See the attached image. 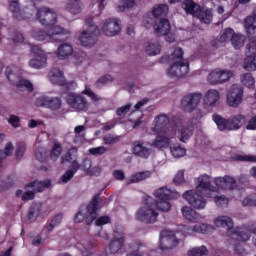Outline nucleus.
Masks as SVG:
<instances>
[{"instance_id": "obj_17", "label": "nucleus", "mask_w": 256, "mask_h": 256, "mask_svg": "<svg viewBox=\"0 0 256 256\" xmlns=\"http://www.w3.org/2000/svg\"><path fill=\"white\" fill-rule=\"evenodd\" d=\"M189 73V61L171 63L167 70L169 77H185Z\"/></svg>"}, {"instance_id": "obj_8", "label": "nucleus", "mask_w": 256, "mask_h": 256, "mask_svg": "<svg viewBox=\"0 0 256 256\" xmlns=\"http://www.w3.org/2000/svg\"><path fill=\"white\" fill-rule=\"evenodd\" d=\"M233 75L234 73L231 70L218 68L209 73L207 80L210 85H221L230 81Z\"/></svg>"}, {"instance_id": "obj_35", "label": "nucleus", "mask_w": 256, "mask_h": 256, "mask_svg": "<svg viewBox=\"0 0 256 256\" xmlns=\"http://www.w3.org/2000/svg\"><path fill=\"white\" fill-rule=\"evenodd\" d=\"M50 81L54 85H65V76L61 70L54 68L50 71Z\"/></svg>"}, {"instance_id": "obj_34", "label": "nucleus", "mask_w": 256, "mask_h": 256, "mask_svg": "<svg viewBox=\"0 0 256 256\" xmlns=\"http://www.w3.org/2000/svg\"><path fill=\"white\" fill-rule=\"evenodd\" d=\"M197 19L201 21V23H205L209 25L211 21H213V10L207 8H200L198 13L196 14Z\"/></svg>"}, {"instance_id": "obj_52", "label": "nucleus", "mask_w": 256, "mask_h": 256, "mask_svg": "<svg viewBox=\"0 0 256 256\" xmlns=\"http://www.w3.org/2000/svg\"><path fill=\"white\" fill-rule=\"evenodd\" d=\"M207 253H208L207 247L199 246V247H194L188 250L187 255L188 256H204V255H207Z\"/></svg>"}, {"instance_id": "obj_4", "label": "nucleus", "mask_w": 256, "mask_h": 256, "mask_svg": "<svg viewBox=\"0 0 256 256\" xmlns=\"http://www.w3.org/2000/svg\"><path fill=\"white\" fill-rule=\"evenodd\" d=\"M86 25L88 29L81 32L79 41L84 47H91V45H95L97 42V33H99V29L95 26L93 18L91 17L86 19Z\"/></svg>"}, {"instance_id": "obj_62", "label": "nucleus", "mask_w": 256, "mask_h": 256, "mask_svg": "<svg viewBox=\"0 0 256 256\" xmlns=\"http://www.w3.org/2000/svg\"><path fill=\"white\" fill-rule=\"evenodd\" d=\"M243 207H256V194L245 197L242 200Z\"/></svg>"}, {"instance_id": "obj_31", "label": "nucleus", "mask_w": 256, "mask_h": 256, "mask_svg": "<svg viewBox=\"0 0 256 256\" xmlns=\"http://www.w3.org/2000/svg\"><path fill=\"white\" fill-rule=\"evenodd\" d=\"M58 59L64 60V59H69L71 55H73V46L69 43H63L57 48V53H56Z\"/></svg>"}, {"instance_id": "obj_45", "label": "nucleus", "mask_w": 256, "mask_h": 256, "mask_svg": "<svg viewBox=\"0 0 256 256\" xmlns=\"http://www.w3.org/2000/svg\"><path fill=\"white\" fill-rule=\"evenodd\" d=\"M77 249L82 255L88 256L91 249H93V244L89 240H82L77 244Z\"/></svg>"}, {"instance_id": "obj_1", "label": "nucleus", "mask_w": 256, "mask_h": 256, "mask_svg": "<svg viewBox=\"0 0 256 256\" xmlns=\"http://www.w3.org/2000/svg\"><path fill=\"white\" fill-rule=\"evenodd\" d=\"M36 18L44 27H51L48 31L50 41H55L56 35H70L71 31L61 27L55 26L57 23V12L49 7H41L37 9Z\"/></svg>"}, {"instance_id": "obj_21", "label": "nucleus", "mask_w": 256, "mask_h": 256, "mask_svg": "<svg viewBox=\"0 0 256 256\" xmlns=\"http://www.w3.org/2000/svg\"><path fill=\"white\" fill-rule=\"evenodd\" d=\"M132 152L136 157H140L141 159H149L151 156V148L147 147L145 142L143 141H135L132 146Z\"/></svg>"}, {"instance_id": "obj_12", "label": "nucleus", "mask_w": 256, "mask_h": 256, "mask_svg": "<svg viewBox=\"0 0 256 256\" xmlns=\"http://www.w3.org/2000/svg\"><path fill=\"white\" fill-rule=\"evenodd\" d=\"M67 103L75 109V111H88L89 110V102L85 96H81L78 94H71L67 98Z\"/></svg>"}, {"instance_id": "obj_36", "label": "nucleus", "mask_w": 256, "mask_h": 256, "mask_svg": "<svg viewBox=\"0 0 256 256\" xmlns=\"http://www.w3.org/2000/svg\"><path fill=\"white\" fill-rule=\"evenodd\" d=\"M182 7L186 13L193 15V17H197V13H199V10L201 9V7L197 3L193 2V0H185L182 3Z\"/></svg>"}, {"instance_id": "obj_43", "label": "nucleus", "mask_w": 256, "mask_h": 256, "mask_svg": "<svg viewBox=\"0 0 256 256\" xmlns=\"http://www.w3.org/2000/svg\"><path fill=\"white\" fill-rule=\"evenodd\" d=\"M213 121L216 123L219 131H229V119L223 118L219 114L213 115Z\"/></svg>"}, {"instance_id": "obj_38", "label": "nucleus", "mask_w": 256, "mask_h": 256, "mask_svg": "<svg viewBox=\"0 0 256 256\" xmlns=\"http://www.w3.org/2000/svg\"><path fill=\"white\" fill-rule=\"evenodd\" d=\"M182 215L187 219V221H191V223H196V221H199V213L189 206L182 207Z\"/></svg>"}, {"instance_id": "obj_51", "label": "nucleus", "mask_w": 256, "mask_h": 256, "mask_svg": "<svg viewBox=\"0 0 256 256\" xmlns=\"http://www.w3.org/2000/svg\"><path fill=\"white\" fill-rule=\"evenodd\" d=\"M61 153H63V147H61V144L55 142L50 153V159L57 161L61 157Z\"/></svg>"}, {"instance_id": "obj_44", "label": "nucleus", "mask_w": 256, "mask_h": 256, "mask_svg": "<svg viewBox=\"0 0 256 256\" xmlns=\"http://www.w3.org/2000/svg\"><path fill=\"white\" fill-rule=\"evenodd\" d=\"M77 158V147H72L68 149V151L62 155L60 158V163L64 165V163H71Z\"/></svg>"}, {"instance_id": "obj_30", "label": "nucleus", "mask_w": 256, "mask_h": 256, "mask_svg": "<svg viewBox=\"0 0 256 256\" xmlns=\"http://www.w3.org/2000/svg\"><path fill=\"white\" fill-rule=\"evenodd\" d=\"M195 131V126L193 124H189L187 126H183L179 129L178 139L181 143H187L191 137H193V133Z\"/></svg>"}, {"instance_id": "obj_53", "label": "nucleus", "mask_w": 256, "mask_h": 256, "mask_svg": "<svg viewBox=\"0 0 256 256\" xmlns=\"http://www.w3.org/2000/svg\"><path fill=\"white\" fill-rule=\"evenodd\" d=\"M82 95H87V97H90L91 101H94V103H99L101 101V96L95 94V92L91 91V86L85 85V89L82 91Z\"/></svg>"}, {"instance_id": "obj_40", "label": "nucleus", "mask_w": 256, "mask_h": 256, "mask_svg": "<svg viewBox=\"0 0 256 256\" xmlns=\"http://www.w3.org/2000/svg\"><path fill=\"white\" fill-rule=\"evenodd\" d=\"M151 175H153V173H151V171L149 170L135 173L128 179V184L140 183V181H145V179H149Z\"/></svg>"}, {"instance_id": "obj_29", "label": "nucleus", "mask_w": 256, "mask_h": 256, "mask_svg": "<svg viewBox=\"0 0 256 256\" xmlns=\"http://www.w3.org/2000/svg\"><path fill=\"white\" fill-rule=\"evenodd\" d=\"M229 237H236L240 241H249L251 239V232L249 228H245V225L242 227H234Z\"/></svg>"}, {"instance_id": "obj_42", "label": "nucleus", "mask_w": 256, "mask_h": 256, "mask_svg": "<svg viewBox=\"0 0 256 256\" xmlns=\"http://www.w3.org/2000/svg\"><path fill=\"white\" fill-rule=\"evenodd\" d=\"M31 37L36 41H51V37L49 36V32H45L42 29H33L31 31Z\"/></svg>"}, {"instance_id": "obj_3", "label": "nucleus", "mask_w": 256, "mask_h": 256, "mask_svg": "<svg viewBox=\"0 0 256 256\" xmlns=\"http://www.w3.org/2000/svg\"><path fill=\"white\" fill-rule=\"evenodd\" d=\"M157 217H159V213L153 208V198L147 196L144 200V206L137 211L136 218L142 223H157Z\"/></svg>"}, {"instance_id": "obj_33", "label": "nucleus", "mask_w": 256, "mask_h": 256, "mask_svg": "<svg viewBox=\"0 0 256 256\" xmlns=\"http://www.w3.org/2000/svg\"><path fill=\"white\" fill-rule=\"evenodd\" d=\"M144 49L147 55H159L161 53V44L157 40H150L145 43Z\"/></svg>"}, {"instance_id": "obj_11", "label": "nucleus", "mask_w": 256, "mask_h": 256, "mask_svg": "<svg viewBox=\"0 0 256 256\" xmlns=\"http://www.w3.org/2000/svg\"><path fill=\"white\" fill-rule=\"evenodd\" d=\"M178 243H179V240H177L173 232H170V231L161 232L159 247L162 251H169L171 249H175Z\"/></svg>"}, {"instance_id": "obj_46", "label": "nucleus", "mask_w": 256, "mask_h": 256, "mask_svg": "<svg viewBox=\"0 0 256 256\" xmlns=\"http://www.w3.org/2000/svg\"><path fill=\"white\" fill-rule=\"evenodd\" d=\"M169 13V6L165 4L156 5L152 10V15L154 17H165Z\"/></svg>"}, {"instance_id": "obj_22", "label": "nucleus", "mask_w": 256, "mask_h": 256, "mask_svg": "<svg viewBox=\"0 0 256 256\" xmlns=\"http://www.w3.org/2000/svg\"><path fill=\"white\" fill-rule=\"evenodd\" d=\"M101 201V196L99 194L95 195L91 203L87 206L88 215L86 216V224L91 225L94 219H97V209H99V203Z\"/></svg>"}, {"instance_id": "obj_58", "label": "nucleus", "mask_w": 256, "mask_h": 256, "mask_svg": "<svg viewBox=\"0 0 256 256\" xmlns=\"http://www.w3.org/2000/svg\"><path fill=\"white\" fill-rule=\"evenodd\" d=\"M133 7H135V0H121L118 10L127 11V9H133Z\"/></svg>"}, {"instance_id": "obj_18", "label": "nucleus", "mask_w": 256, "mask_h": 256, "mask_svg": "<svg viewBox=\"0 0 256 256\" xmlns=\"http://www.w3.org/2000/svg\"><path fill=\"white\" fill-rule=\"evenodd\" d=\"M102 31L107 37H115L121 31V24L117 18H109L104 22Z\"/></svg>"}, {"instance_id": "obj_2", "label": "nucleus", "mask_w": 256, "mask_h": 256, "mask_svg": "<svg viewBox=\"0 0 256 256\" xmlns=\"http://www.w3.org/2000/svg\"><path fill=\"white\" fill-rule=\"evenodd\" d=\"M154 195L156 197V207L160 211H171V203H169V199H179V197H181V194L167 189L166 187L156 190Z\"/></svg>"}, {"instance_id": "obj_20", "label": "nucleus", "mask_w": 256, "mask_h": 256, "mask_svg": "<svg viewBox=\"0 0 256 256\" xmlns=\"http://www.w3.org/2000/svg\"><path fill=\"white\" fill-rule=\"evenodd\" d=\"M215 227H221L222 229H227V235H231L233 229L235 228V223L233 218L225 215H219L213 220Z\"/></svg>"}, {"instance_id": "obj_25", "label": "nucleus", "mask_w": 256, "mask_h": 256, "mask_svg": "<svg viewBox=\"0 0 256 256\" xmlns=\"http://www.w3.org/2000/svg\"><path fill=\"white\" fill-rule=\"evenodd\" d=\"M86 175H89L90 177H97L98 175H101V167L94 166L93 167V161L89 159H84L81 163V168Z\"/></svg>"}, {"instance_id": "obj_14", "label": "nucleus", "mask_w": 256, "mask_h": 256, "mask_svg": "<svg viewBox=\"0 0 256 256\" xmlns=\"http://www.w3.org/2000/svg\"><path fill=\"white\" fill-rule=\"evenodd\" d=\"M157 135L152 142V147L156 149H167L171 145V139L174 137L171 131L156 132Z\"/></svg>"}, {"instance_id": "obj_15", "label": "nucleus", "mask_w": 256, "mask_h": 256, "mask_svg": "<svg viewBox=\"0 0 256 256\" xmlns=\"http://www.w3.org/2000/svg\"><path fill=\"white\" fill-rule=\"evenodd\" d=\"M182 197L187 201V203L192 205V207H195V209H205V206L207 205V201L193 190L186 191Z\"/></svg>"}, {"instance_id": "obj_59", "label": "nucleus", "mask_w": 256, "mask_h": 256, "mask_svg": "<svg viewBox=\"0 0 256 256\" xmlns=\"http://www.w3.org/2000/svg\"><path fill=\"white\" fill-rule=\"evenodd\" d=\"M61 221H63V216L62 215H56L50 224L46 227L47 231L51 232L55 227H59L61 225Z\"/></svg>"}, {"instance_id": "obj_6", "label": "nucleus", "mask_w": 256, "mask_h": 256, "mask_svg": "<svg viewBox=\"0 0 256 256\" xmlns=\"http://www.w3.org/2000/svg\"><path fill=\"white\" fill-rule=\"evenodd\" d=\"M243 103V87L239 84H233L227 92L226 95V105L237 109L239 105Z\"/></svg>"}, {"instance_id": "obj_48", "label": "nucleus", "mask_w": 256, "mask_h": 256, "mask_svg": "<svg viewBox=\"0 0 256 256\" xmlns=\"http://www.w3.org/2000/svg\"><path fill=\"white\" fill-rule=\"evenodd\" d=\"M240 81L242 85H244V87H248L250 89L255 87V78L251 73L242 74L240 77Z\"/></svg>"}, {"instance_id": "obj_50", "label": "nucleus", "mask_w": 256, "mask_h": 256, "mask_svg": "<svg viewBox=\"0 0 256 256\" xmlns=\"http://www.w3.org/2000/svg\"><path fill=\"white\" fill-rule=\"evenodd\" d=\"M230 41L234 48L241 49V47L245 45V36L234 33V36H232V40Z\"/></svg>"}, {"instance_id": "obj_13", "label": "nucleus", "mask_w": 256, "mask_h": 256, "mask_svg": "<svg viewBox=\"0 0 256 256\" xmlns=\"http://www.w3.org/2000/svg\"><path fill=\"white\" fill-rule=\"evenodd\" d=\"M31 51L36 55V58L30 60L29 65L33 69H41L47 65V55L39 46H32Z\"/></svg>"}, {"instance_id": "obj_47", "label": "nucleus", "mask_w": 256, "mask_h": 256, "mask_svg": "<svg viewBox=\"0 0 256 256\" xmlns=\"http://www.w3.org/2000/svg\"><path fill=\"white\" fill-rule=\"evenodd\" d=\"M243 68L246 71H256V55H246Z\"/></svg>"}, {"instance_id": "obj_57", "label": "nucleus", "mask_w": 256, "mask_h": 256, "mask_svg": "<svg viewBox=\"0 0 256 256\" xmlns=\"http://www.w3.org/2000/svg\"><path fill=\"white\" fill-rule=\"evenodd\" d=\"M235 35V31L231 28L225 29L220 36L221 43H225L227 41H231L233 36Z\"/></svg>"}, {"instance_id": "obj_5", "label": "nucleus", "mask_w": 256, "mask_h": 256, "mask_svg": "<svg viewBox=\"0 0 256 256\" xmlns=\"http://www.w3.org/2000/svg\"><path fill=\"white\" fill-rule=\"evenodd\" d=\"M154 34L156 37H165V41L173 43L175 41V34L171 32V23L167 19H161L153 25Z\"/></svg>"}, {"instance_id": "obj_10", "label": "nucleus", "mask_w": 256, "mask_h": 256, "mask_svg": "<svg viewBox=\"0 0 256 256\" xmlns=\"http://www.w3.org/2000/svg\"><path fill=\"white\" fill-rule=\"evenodd\" d=\"M63 102L59 97L40 96L36 99L37 107H45L51 111H59Z\"/></svg>"}, {"instance_id": "obj_26", "label": "nucleus", "mask_w": 256, "mask_h": 256, "mask_svg": "<svg viewBox=\"0 0 256 256\" xmlns=\"http://www.w3.org/2000/svg\"><path fill=\"white\" fill-rule=\"evenodd\" d=\"M244 29L248 37H254V39H256V14H252L245 18Z\"/></svg>"}, {"instance_id": "obj_27", "label": "nucleus", "mask_w": 256, "mask_h": 256, "mask_svg": "<svg viewBox=\"0 0 256 256\" xmlns=\"http://www.w3.org/2000/svg\"><path fill=\"white\" fill-rule=\"evenodd\" d=\"M184 231L186 235H193V233L207 234L211 233V231H215V227L207 224H197L193 228L185 227Z\"/></svg>"}, {"instance_id": "obj_41", "label": "nucleus", "mask_w": 256, "mask_h": 256, "mask_svg": "<svg viewBox=\"0 0 256 256\" xmlns=\"http://www.w3.org/2000/svg\"><path fill=\"white\" fill-rule=\"evenodd\" d=\"M169 63H183L187 62V60L183 57V49L175 48L173 53L168 56Z\"/></svg>"}, {"instance_id": "obj_28", "label": "nucleus", "mask_w": 256, "mask_h": 256, "mask_svg": "<svg viewBox=\"0 0 256 256\" xmlns=\"http://www.w3.org/2000/svg\"><path fill=\"white\" fill-rule=\"evenodd\" d=\"M125 244V235L121 234L120 236H115L109 244V250L112 255H117L121 249H123V245Z\"/></svg>"}, {"instance_id": "obj_55", "label": "nucleus", "mask_w": 256, "mask_h": 256, "mask_svg": "<svg viewBox=\"0 0 256 256\" xmlns=\"http://www.w3.org/2000/svg\"><path fill=\"white\" fill-rule=\"evenodd\" d=\"M16 197H21L22 201H32V199H35V192L33 191H22L18 190L16 192Z\"/></svg>"}, {"instance_id": "obj_60", "label": "nucleus", "mask_w": 256, "mask_h": 256, "mask_svg": "<svg viewBox=\"0 0 256 256\" xmlns=\"http://www.w3.org/2000/svg\"><path fill=\"white\" fill-rule=\"evenodd\" d=\"M214 203H216L217 207L223 208L229 205V198L221 195V196H214Z\"/></svg>"}, {"instance_id": "obj_23", "label": "nucleus", "mask_w": 256, "mask_h": 256, "mask_svg": "<svg viewBox=\"0 0 256 256\" xmlns=\"http://www.w3.org/2000/svg\"><path fill=\"white\" fill-rule=\"evenodd\" d=\"M168 125H169V116H167V114H160L156 116L153 121L152 131L154 132L170 131L167 129Z\"/></svg>"}, {"instance_id": "obj_24", "label": "nucleus", "mask_w": 256, "mask_h": 256, "mask_svg": "<svg viewBox=\"0 0 256 256\" xmlns=\"http://www.w3.org/2000/svg\"><path fill=\"white\" fill-rule=\"evenodd\" d=\"M9 9L11 13H13L15 19L18 21H23V19H27L29 18V15H31V13L27 12V14H25V11L21 10V7L19 6V0H10Z\"/></svg>"}, {"instance_id": "obj_63", "label": "nucleus", "mask_w": 256, "mask_h": 256, "mask_svg": "<svg viewBox=\"0 0 256 256\" xmlns=\"http://www.w3.org/2000/svg\"><path fill=\"white\" fill-rule=\"evenodd\" d=\"M90 155L99 156V155H105L107 153V147L105 146H99L96 148H90L89 150Z\"/></svg>"}, {"instance_id": "obj_39", "label": "nucleus", "mask_w": 256, "mask_h": 256, "mask_svg": "<svg viewBox=\"0 0 256 256\" xmlns=\"http://www.w3.org/2000/svg\"><path fill=\"white\" fill-rule=\"evenodd\" d=\"M67 11L72 13V15H79L83 11V3L79 0H71L66 5Z\"/></svg>"}, {"instance_id": "obj_32", "label": "nucleus", "mask_w": 256, "mask_h": 256, "mask_svg": "<svg viewBox=\"0 0 256 256\" xmlns=\"http://www.w3.org/2000/svg\"><path fill=\"white\" fill-rule=\"evenodd\" d=\"M245 121H246L245 116H243L241 114L231 117L230 119H228L229 131H237V129H241V127H243V125H245Z\"/></svg>"}, {"instance_id": "obj_56", "label": "nucleus", "mask_w": 256, "mask_h": 256, "mask_svg": "<svg viewBox=\"0 0 256 256\" xmlns=\"http://www.w3.org/2000/svg\"><path fill=\"white\" fill-rule=\"evenodd\" d=\"M171 154L173 157H185L186 150L185 148L181 147L180 145H174L170 148Z\"/></svg>"}, {"instance_id": "obj_61", "label": "nucleus", "mask_w": 256, "mask_h": 256, "mask_svg": "<svg viewBox=\"0 0 256 256\" xmlns=\"http://www.w3.org/2000/svg\"><path fill=\"white\" fill-rule=\"evenodd\" d=\"M16 87H18L19 89H26V91H28L29 93H31V91H33V84H31V82H29L28 80L25 79H21L16 83Z\"/></svg>"}, {"instance_id": "obj_9", "label": "nucleus", "mask_w": 256, "mask_h": 256, "mask_svg": "<svg viewBox=\"0 0 256 256\" xmlns=\"http://www.w3.org/2000/svg\"><path fill=\"white\" fill-rule=\"evenodd\" d=\"M196 191L202 195L217 193V187L211 185V176L202 175L196 179Z\"/></svg>"}, {"instance_id": "obj_19", "label": "nucleus", "mask_w": 256, "mask_h": 256, "mask_svg": "<svg viewBox=\"0 0 256 256\" xmlns=\"http://www.w3.org/2000/svg\"><path fill=\"white\" fill-rule=\"evenodd\" d=\"M220 99L221 93H219V90H208L203 98L204 109H213V107H217V103H219Z\"/></svg>"}, {"instance_id": "obj_64", "label": "nucleus", "mask_w": 256, "mask_h": 256, "mask_svg": "<svg viewBox=\"0 0 256 256\" xmlns=\"http://www.w3.org/2000/svg\"><path fill=\"white\" fill-rule=\"evenodd\" d=\"M236 161H246L248 163H256V156L241 154L236 156Z\"/></svg>"}, {"instance_id": "obj_54", "label": "nucleus", "mask_w": 256, "mask_h": 256, "mask_svg": "<svg viewBox=\"0 0 256 256\" xmlns=\"http://www.w3.org/2000/svg\"><path fill=\"white\" fill-rule=\"evenodd\" d=\"M114 78L111 74H105L98 78L95 82L96 87H103L104 85H109V83H113Z\"/></svg>"}, {"instance_id": "obj_37", "label": "nucleus", "mask_w": 256, "mask_h": 256, "mask_svg": "<svg viewBox=\"0 0 256 256\" xmlns=\"http://www.w3.org/2000/svg\"><path fill=\"white\" fill-rule=\"evenodd\" d=\"M27 187H31V189H33L35 193H41L45 191V189H49V187H51V181H34L32 183H29Z\"/></svg>"}, {"instance_id": "obj_16", "label": "nucleus", "mask_w": 256, "mask_h": 256, "mask_svg": "<svg viewBox=\"0 0 256 256\" xmlns=\"http://www.w3.org/2000/svg\"><path fill=\"white\" fill-rule=\"evenodd\" d=\"M214 184L217 189H222L224 191H233L237 189V180L229 175L214 178Z\"/></svg>"}, {"instance_id": "obj_7", "label": "nucleus", "mask_w": 256, "mask_h": 256, "mask_svg": "<svg viewBox=\"0 0 256 256\" xmlns=\"http://www.w3.org/2000/svg\"><path fill=\"white\" fill-rule=\"evenodd\" d=\"M201 99H203V95L201 93H190L185 95L181 99L180 109L185 113H193L196 107L201 103Z\"/></svg>"}, {"instance_id": "obj_49", "label": "nucleus", "mask_w": 256, "mask_h": 256, "mask_svg": "<svg viewBox=\"0 0 256 256\" xmlns=\"http://www.w3.org/2000/svg\"><path fill=\"white\" fill-rule=\"evenodd\" d=\"M15 147L13 146V143L8 142L4 149L0 151V164L3 163L4 159H7V157H11L13 155V150Z\"/></svg>"}]
</instances>
